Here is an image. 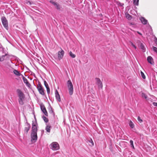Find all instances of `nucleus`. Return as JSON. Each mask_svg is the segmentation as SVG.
Listing matches in <instances>:
<instances>
[{
	"instance_id": "nucleus-1",
	"label": "nucleus",
	"mask_w": 157,
	"mask_h": 157,
	"mask_svg": "<svg viewBox=\"0 0 157 157\" xmlns=\"http://www.w3.org/2000/svg\"><path fill=\"white\" fill-rule=\"evenodd\" d=\"M37 124L36 122L35 123L33 122L32 123V132L31 134V141L35 142L37 140V132L38 130Z\"/></svg>"
},
{
	"instance_id": "nucleus-2",
	"label": "nucleus",
	"mask_w": 157,
	"mask_h": 157,
	"mask_svg": "<svg viewBox=\"0 0 157 157\" xmlns=\"http://www.w3.org/2000/svg\"><path fill=\"white\" fill-rule=\"evenodd\" d=\"M16 92L17 95L19 97L18 101L19 104L21 105H23L24 104V101L25 98V96L23 92L19 89H17Z\"/></svg>"
},
{
	"instance_id": "nucleus-3",
	"label": "nucleus",
	"mask_w": 157,
	"mask_h": 157,
	"mask_svg": "<svg viewBox=\"0 0 157 157\" xmlns=\"http://www.w3.org/2000/svg\"><path fill=\"white\" fill-rule=\"evenodd\" d=\"M67 87L68 88L69 94L70 95H72L73 92V87L72 83L70 80L67 82Z\"/></svg>"
},
{
	"instance_id": "nucleus-4",
	"label": "nucleus",
	"mask_w": 157,
	"mask_h": 157,
	"mask_svg": "<svg viewBox=\"0 0 157 157\" xmlns=\"http://www.w3.org/2000/svg\"><path fill=\"white\" fill-rule=\"evenodd\" d=\"M2 23L4 28L7 30L9 28L8 21L5 17H2L1 18Z\"/></svg>"
},
{
	"instance_id": "nucleus-5",
	"label": "nucleus",
	"mask_w": 157,
	"mask_h": 157,
	"mask_svg": "<svg viewBox=\"0 0 157 157\" xmlns=\"http://www.w3.org/2000/svg\"><path fill=\"white\" fill-rule=\"evenodd\" d=\"M37 88L40 94L42 95H44V90L43 87L40 82H39L37 84Z\"/></svg>"
},
{
	"instance_id": "nucleus-6",
	"label": "nucleus",
	"mask_w": 157,
	"mask_h": 157,
	"mask_svg": "<svg viewBox=\"0 0 157 157\" xmlns=\"http://www.w3.org/2000/svg\"><path fill=\"white\" fill-rule=\"evenodd\" d=\"M50 145L51 148L54 151L58 150L59 148V144L56 142H52Z\"/></svg>"
},
{
	"instance_id": "nucleus-7",
	"label": "nucleus",
	"mask_w": 157,
	"mask_h": 157,
	"mask_svg": "<svg viewBox=\"0 0 157 157\" xmlns=\"http://www.w3.org/2000/svg\"><path fill=\"white\" fill-rule=\"evenodd\" d=\"M95 79L96 81V84L98 85V88L102 89L103 87V85L100 79L98 78H96Z\"/></svg>"
},
{
	"instance_id": "nucleus-8",
	"label": "nucleus",
	"mask_w": 157,
	"mask_h": 157,
	"mask_svg": "<svg viewBox=\"0 0 157 157\" xmlns=\"http://www.w3.org/2000/svg\"><path fill=\"white\" fill-rule=\"evenodd\" d=\"M64 52L63 50L61 49L60 51H59L58 52V58L59 60L61 59L64 55Z\"/></svg>"
},
{
	"instance_id": "nucleus-9",
	"label": "nucleus",
	"mask_w": 157,
	"mask_h": 157,
	"mask_svg": "<svg viewBox=\"0 0 157 157\" xmlns=\"http://www.w3.org/2000/svg\"><path fill=\"white\" fill-rule=\"evenodd\" d=\"M40 109L42 112L47 116H48V113L46 110L45 107L44 105L42 104L40 105Z\"/></svg>"
},
{
	"instance_id": "nucleus-10",
	"label": "nucleus",
	"mask_w": 157,
	"mask_h": 157,
	"mask_svg": "<svg viewBox=\"0 0 157 157\" xmlns=\"http://www.w3.org/2000/svg\"><path fill=\"white\" fill-rule=\"evenodd\" d=\"M137 43H139L138 46L142 50L143 52H145V48L143 44L141 43L140 40H138Z\"/></svg>"
},
{
	"instance_id": "nucleus-11",
	"label": "nucleus",
	"mask_w": 157,
	"mask_h": 157,
	"mask_svg": "<svg viewBox=\"0 0 157 157\" xmlns=\"http://www.w3.org/2000/svg\"><path fill=\"white\" fill-rule=\"evenodd\" d=\"M30 128V124L28 123H27L25 125V132L27 134L28 131L29 130Z\"/></svg>"
},
{
	"instance_id": "nucleus-12",
	"label": "nucleus",
	"mask_w": 157,
	"mask_h": 157,
	"mask_svg": "<svg viewBox=\"0 0 157 157\" xmlns=\"http://www.w3.org/2000/svg\"><path fill=\"white\" fill-rule=\"evenodd\" d=\"M55 94L56 99L59 101H61L60 96L57 90H56L55 91Z\"/></svg>"
},
{
	"instance_id": "nucleus-13",
	"label": "nucleus",
	"mask_w": 157,
	"mask_h": 157,
	"mask_svg": "<svg viewBox=\"0 0 157 157\" xmlns=\"http://www.w3.org/2000/svg\"><path fill=\"white\" fill-rule=\"evenodd\" d=\"M147 60L148 62L151 64H153L154 63L152 57L151 56H149L147 57Z\"/></svg>"
},
{
	"instance_id": "nucleus-14",
	"label": "nucleus",
	"mask_w": 157,
	"mask_h": 157,
	"mask_svg": "<svg viewBox=\"0 0 157 157\" xmlns=\"http://www.w3.org/2000/svg\"><path fill=\"white\" fill-rule=\"evenodd\" d=\"M22 79L23 80L24 82L25 83L26 85L28 87L30 86L31 85L28 82L27 79L24 77H23Z\"/></svg>"
},
{
	"instance_id": "nucleus-15",
	"label": "nucleus",
	"mask_w": 157,
	"mask_h": 157,
	"mask_svg": "<svg viewBox=\"0 0 157 157\" xmlns=\"http://www.w3.org/2000/svg\"><path fill=\"white\" fill-rule=\"evenodd\" d=\"M140 20L142 23L144 25L147 24V21L144 17H141L140 18Z\"/></svg>"
},
{
	"instance_id": "nucleus-16",
	"label": "nucleus",
	"mask_w": 157,
	"mask_h": 157,
	"mask_svg": "<svg viewBox=\"0 0 157 157\" xmlns=\"http://www.w3.org/2000/svg\"><path fill=\"white\" fill-rule=\"evenodd\" d=\"M51 127L50 125L49 124L47 125L46 127L45 130L48 133L50 132Z\"/></svg>"
},
{
	"instance_id": "nucleus-17",
	"label": "nucleus",
	"mask_w": 157,
	"mask_h": 157,
	"mask_svg": "<svg viewBox=\"0 0 157 157\" xmlns=\"http://www.w3.org/2000/svg\"><path fill=\"white\" fill-rule=\"evenodd\" d=\"M7 54H6L5 55H3L1 57L0 56V61L2 62V61H3L4 60V59H5V57H6V56H7Z\"/></svg>"
},
{
	"instance_id": "nucleus-18",
	"label": "nucleus",
	"mask_w": 157,
	"mask_h": 157,
	"mask_svg": "<svg viewBox=\"0 0 157 157\" xmlns=\"http://www.w3.org/2000/svg\"><path fill=\"white\" fill-rule=\"evenodd\" d=\"M13 73L15 75L17 76H20L21 75L20 73L16 70H14Z\"/></svg>"
},
{
	"instance_id": "nucleus-19",
	"label": "nucleus",
	"mask_w": 157,
	"mask_h": 157,
	"mask_svg": "<svg viewBox=\"0 0 157 157\" xmlns=\"http://www.w3.org/2000/svg\"><path fill=\"white\" fill-rule=\"evenodd\" d=\"M54 6L56 7V8L57 10H60V6L59 5V4L57 2H56L55 4L54 5Z\"/></svg>"
},
{
	"instance_id": "nucleus-20",
	"label": "nucleus",
	"mask_w": 157,
	"mask_h": 157,
	"mask_svg": "<svg viewBox=\"0 0 157 157\" xmlns=\"http://www.w3.org/2000/svg\"><path fill=\"white\" fill-rule=\"evenodd\" d=\"M69 55L72 58H74L76 56L75 54H73L72 52L71 51H70L69 53Z\"/></svg>"
},
{
	"instance_id": "nucleus-21",
	"label": "nucleus",
	"mask_w": 157,
	"mask_h": 157,
	"mask_svg": "<svg viewBox=\"0 0 157 157\" xmlns=\"http://www.w3.org/2000/svg\"><path fill=\"white\" fill-rule=\"evenodd\" d=\"M49 112L50 113L52 114L53 116H54V113L52 110V108L51 107H50L49 109Z\"/></svg>"
},
{
	"instance_id": "nucleus-22",
	"label": "nucleus",
	"mask_w": 157,
	"mask_h": 157,
	"mask_svg": "<svg viewBox=\"0 0 157 157\" xmlns=\"http://www.w3.org/2000/svg\"><path fill=\"white\" fill-rule=\"evenodd\" d=\"M129 125L132 128H133L134 127V125L133 123L130 121L129 122Z\"/></svg>"
},
{
	"instance_id": "nucleus-23",
	"label": "nucleus",
	"mask_w": 157,
	"mask_h": 157,
	"mask_svg": "<svg viewBox=\"0 0 157 157\" xmlns=\"http://www.w3.org/2000/svg\"><path fill=\"white\" fill-rule=\"evenodd\" d=\"M130 144L132 148L133 149H135L133 144V141L132 140H131L130 141Z\"/></svg>"
},
{
	"instance_id": "nucleus-24",
	"label": "nucleus",
	"mask_w": 157,
	"mask_h": 157,
	"mask_svg": "<svg viewBox=\"0 0 157 157\" xmlns=\"http://www.w3.org/2000/svg\"><path fill=\"white\" fill-rule=\"evenodd\" d=\"M139 0H133V3L134 5L138 6Z\"/></svg>"
},
{
	"instance_id": "nucleus-25",
	"label": "nucleus",
	"mask_w": 157,
	"mask_h": 157,
	"mask_svg": "<svg viewBox=\"0 0 157 157\" xmlns=\"http://www.w3.org/2000/svg\"><path fill=\"white\" fill-rule=\"evenodd\" d=\"M141 97L143 98H144L145 99H147V96L145 93H142Z\"/></svg>"
},
{
	"instance_id": "nucleus-26",
	"label": "nucleus",
	"mask_w": 157,
	"mask_h": 157,
	"mask_svg": "<svg viewBox=\"0 0 157 157\" xmlns=\"http://www.w3.org/2000/svg\"><path fill=\"white\" fill-rule=\"evenodd\" d=\"M116 4L118 6L122 7L124 5V4L121 3L119 2H117Z\"/></svg>"
},
{
	"instance_id": "nucleus-27",
	"label": "nucleus",
	"mask_w": 157,
	"mask_h": 157,
	"mask_svg": "<svg viewBox=\"0 0 157 157\" xmlns=\"http://www.w3.org/2000/svg\"><path fill=\"white\" fill-rule=\"evenodd\" d=\"M126 17L129 20H130L132 18L131 16L128 14H126Z\"/></svg>"
},
{
	"instance_id": "nucleus-28",
	"label": "nucleus",
	"mask_w": 157,
	"mask_h": 157,
	"mask_svg": "<svg viewBox=\"0 0 157 157\" xmlns=\"http://www.w3.org/2000/svg\"><path fill=\"white\" fill-rule=\"evenodd\" d=\"M43 119L45 122H48V119L45 116H43Z\"/></svg>"
},
{
	"instance_id": "nucleus-29",
	"label": "nucleus",
	"mask_w": 157,
	"mask_h": 157,
	"mask_svg": "<svg viewBox=\"0 0 157 157\" xmlns=\"http://www.w3.org/2000/svg\"><path fill=\"white\" fill-rule=\"evenodd\" d=\"M137 120L140 123H141L143 122L142 120L141 119L140 117V116H138L137 117Z\"/></svg>"
},
{
	"instance_id": "nucleus-30",
	"label": "nucleus",
	"mask_w": 157,
	"mask_h": 157,
	"mask_svg": "<svg viewBox=\"0 0 157 157\" xmlns=\"http://www.w3.org/2000/svg\"><path fill=\"white\" fill-rule=\"evenodd\" d=\"M141 76L142 77V78H143V79H145V75H144V73H143V72L142 71H141Z\"/></svg>"
},
{
	"instance_id": "nucleus-31",
	"label": "nucleus",
	"mask_w": 157,
	"mask_h": 157,
	"mask_svg": "<svg viewBox=\"0 0 157 157\" xmlns=\"http://www.w3.org/2000/svg\"><path fill=\"white\" fill-rule=\"evenodd\" d=\"M130 43L131 44L132 46L135 49L136 48V46L131 41L130 42Z\"/></svg>"
},
{
	"instance_id": "nucleus-32",
	"label": "nucleus",
	"mask_w": 157,
	"mask_h": 157,
	"mask_svg": "<svg viewBox=\"0 0 157 157\" xmlns=\"http://www.w3.org/2000/svg\"><path fill=\"white\" fill-rule=\"evenodd\" d=\"M44 86L46 88L47 87H49L48 84L45 81H44Z\"/></svg>"
},
{
	"instance_id": "nucleus-33",
	"label": "nucleus",
	"mask_w": 157,
	"mask_h": 157,
	"mask_svg": "<svg viewBox=\"0 0 157 157\" xmlns=\"http://www.w3.org/2000/svg\"><path fill=\"white\" fill-rule=\"evenodd\" d=\"M89 141L91 144L90 145L92 146H93L94 145V143L92 139H91Z\"/></svg>"
},
{
	"instance_id": "nucleus-34",
	"label": "nucleus",
	"mask_w": 157,
	"mask_h": 157,
	"mask_svg": "<svg viewBox=\"0 0 157 157\" xmlns=\"http://www.w3.org/2000/svg\"><path fill=\"white\" fill-rule=\"evenodd\" d=\"M153 50L155 52L157 53V48L155 47H153Z\"/></svg>"
},
{
	"instance_id": "nucleus-35",
	"label": "nucleus",
	"mask_w": 157,
	"mask_h": 157,
	"mask_svg": "<svg viewBox=\"0 0 157 157\" xmlns=\"http://www.w3.org/2000/svg\"><path fill=\"white\" fill-rule=\"evenodd\" d=\"M4 49V48L2 47V45L0 43V51L3 52Z\"/></svg>"
},
{
	"instance_id": "nucleus-36",
	"label": "nucleus",
	"mask_w": 157,
	"mask_h": 157,
	"mask_svg": "<svg viewBox=\"0 0 157 157\" xmlns=\"http://www.w3.org/2000/svg\"><path fill=\"white\" fill-rule=\"evenodd\" d=\"M47 89V93L48 94H49L50 93V88L49 87H46Z\"/></svg>"
},
{
	"instance_id": "nucleus-37",
	"label": "nucleus",
	"mask_w": 157,
	"mask_h": 157,
	"mask_svg": "<svg viewBox=\"0 0 157 157\" xmlns=\"http://www.w3.org/2000/svg\"><path fill=\"white\" fill-rule=\"evenodd\" d=\"M47 89V93L48 94H49L50 93V88L49 87H46Z\"/></svg>"
},
{
	"instance_id": "nucleus-38",
	"label": "nucleus",
	"mask_w": 157,
	"mask_h": 157,
	"mask_svg": "<svg viewBox=\"0 0 157 157\" xmlns=\"http://www.w3.org/2000/svg\"><path fill=\"white\" fill-rule=\"evenodd\" d=\"M50 2L52 4H53L54 5L55 4V3H56V2H54L52 0H51L50 1Z\"/></svg>"
},
{
	"instance_id": "nucleus-39",
	"label": "nucleus",
	"mask_w": 157,
	"mask_h": 157,
	"mask_svg": "<svg viewBox=\"0 0 157 157\" xmlns=\"http://www.w3.org/2000/svg\"><path fill=\"white\" fill-rule=\"evenodd\" d=\"M153 104L154 106H157V102H154L153 103Z\"/></svg>"
},
{
	"instance_id": "nucleus-40",
	"label": "nucleus",
	"mask_w": 157,
	"mask_h": 157,
	"mask_svg": "<svg viewBox=\"0 0 157 157\" xmlns=\"http://www.w3.org/2000/svg\"><path fill=\"white\" fill-rule=\"evenodd\" d=\"M137 33H138L139 34H140V35H142V34L141 33H140L139 32H137Z\"/></svg>"
},
{
	"instance_id": "nucleus-41",
	"label": "nucleus",
	"mask_w": 157,
	"mask_h": 157,
	"mask_svg": "<svg viewBox=\"0 0 157 157\" xmlns=\"http://www.w3.org/2000/svg\"><path fill=\"white\" fill-rule=\"evenodd\" d=\"M28 2L30 4H31V3L30 1H29Z\"/></svg>"
}]
</instances>
